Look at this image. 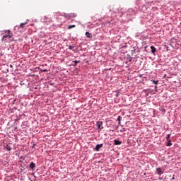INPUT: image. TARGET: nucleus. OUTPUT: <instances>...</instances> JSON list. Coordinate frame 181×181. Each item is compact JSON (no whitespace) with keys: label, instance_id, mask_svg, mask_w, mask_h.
Returning <instances> with one entry per match:
<instances>
[{"label":"nucleus","instance_id":"1","mask_svg":"<svg viewBox=\"0 0 181 181\" xmlns=\"http://www.w3.org/2000/svg\"><path fill=\"white\" fill-rule=\"evenodd\" d=\"M6 33H8V35H5L3 36L1 40L2 42H6L7 39H11L12 37V35H11V30H7L5 31Z\"/></svg>","mask_w":181,"mask_h":181},{"label":"nucleus","instance_id":"2","mask_svg":"<svg viewBox=\"0 0 181 181\" xmlns=\"http://www.w3.org/2000/svg\"><path fill=\"white\" fill-rule=\"evenodd\" d=\"M96 127H98V129H103V122H101V121L97 122Z\"/></svg>","mask_w":181,"mask_h":181},{"label":"nucleus","instance_id":"3","mask_svg":"<svg viewBox=\"0 0 181 181\" xmlns=\"http://www.w3.org/2000/svg\"><path fill=\"white\" fill-rule=\"evenodd\" d=\"M157 170V175L160 176V175H163V171H162V169L160 168H158L156 169Z\"/></svg>","mask_w":181,"mask_h":181},{"label":"nucleus","instance_id":"4","mask_svg":"<svg viewBox=\"0 0 181 181\" xmlns=\"http://www.w3.org/2000/svg\"><path fill=\"white\" fill-rule=\"evenodd\" d=\"M103 148V144H97L96 146H95V151H100V148Z\"/></svg>","mask_w":181,"mask_h":181},{"label":"nucleus","instance_id":"5","mask_svg":"<svg viewBox=\"0 0 181 181\" xmlns=\"http://www.w3.org/2000/svg\"><path fill=\"white\" fill-rule=\"evenodd\" d=\"M122 142L119 140H114V145H121Z\"/></svg>","mask_w":181,"mask_h":181},{"label":"nucleus","instance_id":"6","mask_svg":"<svg viewBox=\"0 0 181 181\" xmlns=\"http://www.w3.org/2000/svg\"><path fill=\"white\" fill-rule=\"evenodd\" d=\"M76 16H77V14L74 13H71L69 15V18H76Z\"/></svg>","mask_w":181,"mask_h":181},{"label":"nucleus","instance_id":"7","mask_svg":"<svg viewBox=\"0 0 181 181\" xmlns=\"http://www.w3.org/2000/svg\"><path fill=\"white\" fill-rule=\"evenodd\" d=\"M151 49L153 54H155V52H156V48L154 46H151Z\"/></svg>","mask_w":181,"mask_h":181},{"label":"nucleus","instance_id":"8","mask_svg":"<svg viewBox=\"0 0 181 181\" xmlns=\"http://www.w3.org/2000/svg\"><path fill=\"white\" fill-rule=\"evenodd\" d=\"M30 169H35V168H36V164H35V163H31L30 164Z\"/></svg>","mask_w":181,"mask_h":181},{"label":"nucleus","instance_id":"9","mask_svg":"<svg viewBox=\"0 0 181 181\" xmlns=\"http://www.w3.org/2000/svg\"><path fill=\"white\" fill-rule=\"evenodd\" d=\"M5 148L6 149V151H11L12 150V147H11L9 144H7L5 146Z\"/></svg>","mask_w":181,"mask_h":181},{"label":"nucleus","instance_id":"10","mask_svg":"<svg viewBox=\"0 0 181 181\" xmlns=\"http://www.w3.org/2000/svg\"><path fill=\"white\" fill-rule=\"evenodd\" d=\"M25 25H28V22L21 23L20 28H24Z\"/></svg>","mask_w":181,"mask_h":181},{"label":"nucleus","instance_id":"11","mask_svg":"<svg viewBox=\"0 0 181 181\" xmlns=\"http://www.w3.org/2000/svg\"><path fill=\"white\" fill-rule=\"evenodd\" d=\"M86 36L88 37H89V39H90V37H91V33H89L88 32H86Z\"/></svg>","mask_w":181,"mask_h":181},{"label":"nucleus","instance_id":"12","mask_svg":"<svg viewBox=\"0 0 181 181\" xmlns=\"http://www.w3.org/2000/svg\"><path fill=\"white\" fill-rule=\"evenodd\" d=\"M121 119H122L121 116H118L117 121L119 122L118 123L119 125H121Z\"/></svg>","mask_w":181,"mask_h":181},{"label":"nucleus","instance_id":"13","mask_svg":"<svg viewBox=\"0 0 181 181\" xmlns=\"http://www.w3.org/2000/svg\"><path fill=\"white\" fill-rule=\"evenodd\" d=\"M73 28H76V25H71L68 27V29H73Z\"/></svg>","mask_w":181,"mask_h":181},{"label":"nucleus","instance_id":"14","mask_svg":"<svg viewBox=\"0 0 181 181\" xmlns=\"http://www.w3.org/2000/svg\"><path fill=\"white\" fill-rule=\"evenodd\" d=\"M74 64V66H77V64L78 63H80V61H77V60H75L73 62Z\"/></svg>","mask_w":181,"mask_h":181},{"label":"nucleus","instance_id":"15","mask_svg":"<svg viewBox=\"0 0 181 181\" xmlns=\"http://www.w3.org/2000/svg\"><path fill=\"white\" fill-rule=\"evenodd\" d=\"M167 146H172V142L170 141V140H168V142L167 144Z\"/></svg>","mask_w":181,"mask_h":181},{"label":"nucleus","instance_id":"16","mask_svg":"<svg viewBox=\"0 0 181 181\" xmlns=\"http://www.w3.org/2000/svg\"><path fill=\"white\" fill-rule=\"evenodd\" d=\"M69 49H70V50H73L74 49V47L71 45L69 47Z\"/></svg>","mask_w":181,"mask_h":181},{"label":"nucleus","instance_id":"17","mask_svg":"<svg viewBox=\"0 0 181 181\" xmlns=\"http://www.w3.org/2000/svg\"><path fill=\"white\" fill-rule=\"evenodd\" d=\"M43 73H47V69H41Z\"/></svg>","mask_w":181,"mask_h":181},{"label":"nucleus","instance_id":"18","mask_svg":"<svg viewBox=\"0 0 181 181\" xmlns=\"http://www.w3.org/2000/svg\"><path fill=\"white\" fill-rule=\"evenodd\" d=\"M170 138V134H168L166 139L167 141H169V139Z\"/></svg>","mask_w":181,"mask_h":181},{"label":"nucleus","instance_id":"19","mask_svg":"<svg viewBox=\"0 0 181 181\" xmlns=\"http://www.w3.org/2000/svg\"><path fill=\"white\" fill-rule=\"evenodd\" d=\"M69 15H70V13H68V14H67V13H65V14H64V17H65V18H69Z\"/></svg>","mask_w":181,"mask_h":181},{"label":"nucleus","instance_id":"20","mask_svg":"<svg viewBox=\"0 0 181 181\" xmlns=\"http://www.w3.org/2000/svg\"><path fill=\"white\" fill-rule=\"evenodd\" d=\"M153 83H154V84H158V81H153Z\"/></svg>","mask_w":181,"mask_h":181},{"label":"nucleus","instance_id":"21","mask_svg":"<svg viewBox=\"0 0 181 181\" xmlns=\"http://www.w3.org/2000/svg\"><path fill=\"white\" fill-rule=\"evenodd\" d=\"M44 19H47V17H44Z\"/></svg>","mask_w":181,"mask_h":181}]
</instances>
